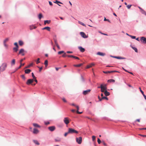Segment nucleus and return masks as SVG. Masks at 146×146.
<instances>
[{"mask_svg":"<svg viewBox=\"0 0 146 146\" xmlns=\"http://www.w3.org/2000/svg\"><path fill=\"white\" fill-rule=\"evenodd\" d=\"M33 125L35 127H40V126L38 124L36 123H33Z\"/></svg>","mask_w":146,"mask_h":146,"instance_id":"obj_19","label":"nucleus"},{"mask_svg":"<svg viewBox=\"0 0 146 146\" xmlns=\"http://www.w3.org/2000/svg\"><path fill=\"white\" fill-rule=\"evenodd\" d=\"M108 82H114L115 80L112 79H110L108 80Z\"/></svg>","mask_w":146,"mask_h":146,"instance_id":"obj_31","label":"nucleus"},{"mask_svg":"<svg viewBox=\"0 0 146 146\" xmlns=\"http://www.w3.org/2000/svg\"><path fill=\"white\" fill-rule=\"evenodd\" d=\"M104 21H108V22H110V21L108 19H106L105 17L104 19Z\"/></svg>","mask_w":146,"mask_h":146,"instance_id":"obj_59","label":"nucleus"},{"mask_svg":"<svg viewBox=\"0 0 146 146\" xmlns=\"http://www.w3.org/2000/svg\"><path fill=\"white\" fill-rule=\"evenodd\" d=\"M129 36L130 37L132 38L133 39H135L136 38V37L134 36H133L132 35H129Z\"/></svg>","mask_w":146,"mask_h":146,"instance_id":"obj_45","label":"nucleus"},{"mask_svg":"<svg viewBox=\"0 0 146 146\" xmlns=\"http://www.w3.org/2000/svg\"><path fill=\"white\" fill-rule=\"evenodd\" d=\"M102 143L104 144V145L105 146H106L107 145V144H106L104 141H102Z\"/></svg>","mask_w":146,"mask_h":146,"instance_id":"obj_62","label":"nucleus"},{"mask_svg":"<svg viewBox=\"0 0 146 146\" xmlns=\"http://www.w3.org/2000/svg\"><path fill=\"white\" fill-rule=\"evenodd\" d=\"M50 20H46L44 21V25H46V23L49 24L50 23Z\"/></svg>","mask_w":146,"mask_h":146,"instance_id":"obj_24","label":"nucleus"},{"mask_svg":"<svg viewBox=\"0 0 146 146\" xmlns=\"http://www.w3.org/2000/svg\"><path fill=\"white\" fill-rule=\"evenodd\" d=\"M131 5H128L127 6V7L128 9H129L131 8Z\"/></svg>","mask_w":146,"mask_h":146,"instance_id":"obj_52","label":"nucleus"},{"mask_svg":"<svg viewBox=\"0 0 146 146\" xmlns=\"http://www.w3.org/2000/svg\"><path fill=\"white\" fill-rule=\"evenodd\" d=\"M64 51H60L58 52V54H61L62 53H64Z\"/></svg>","mask_w":146,"mask_h":146,"instance_id":"obj_37","label":"nucleus"},{"mask_svg":"<svg viewBox=\"0 0 146 146\" xmlns=\"http://www.w3.org/2000/svg\"><path fill=\"white\" fill-rule=\"evenodd\" d=\"M95 65V64L94 63H92L89 65H88L86 66V68H90L92 67V66Z\"/></svg>","mask_w":146,"mask_h":146,"instance_id":"obj_11","label":"nucleus"},{"mask_svg":"<svg viewBox=\"0 0 146 146\" xmlns=\"http://www.w3.org/2000/svg\"><path fill=\"white\" fill-rule=\"evenodd\" d=\"M68 133H69V131H68V132L66 133H65V134H64V136L65 137H66Z\"/></svg>","mask_w":146,"mask_h":146,"instance_id":"obj_50","label":"nucleus"},{"mask_svg":"<svg viewBox=\"0 0 146 146\" xmlns=\"http://www.w3.org/2000/svg\"><path fill=\"white\" fill-rule=\"evenodd\" d=\"M9 40V38H5L3 41V43H6Z\"/></svg>","mask_w":146,"mask_h":146,"instance_id":"obj_33","label":"nucleus"},{"mask_svg":"<svg viewBox=\"0 0 146 146\" xmlns=\"http://www.w3.org/2000/svg\"><path fill=\"white\" fill-rule=\"evenodd\" d=\"M19 45L21 46H22L24 44L23 42L21 40H19Z\"/></svg>","mask_w":146,"mask_h":146,"instance_id":"obj_25","label":"nucleus"},{"mask_svg":"<svg viewBox=\"0 0 146 146\" xmlns=\"http://www.w3.org/2000/svg\"><path fill=\"white\" fill-rule=\"evenodd\" d=\"M44 64L46 67L48 64V61L47 60H45Z\"/></svg>","mask_w":146,"mask_h":146,"instance_id":"obj_34","label":"nucleus"},{"mask_svg":"<svg viewBox=\"0 0 146 146\" xmlns=\"http://www.w3.org/2000/svg\"><path fill=\"white\" fill-rule=\"evenodd\" d=\"M4 46L6 48H7L8 47V46L7 44H6V43H3Z\"/></svg>","mask_w":146,"mask_h":146,"instance_id":"obj_40","label":"nucleus"},{"mask_svg":"<svg viewBox=\"0 0 146 146\" xmlns=\"http://www.w3.org/2000/svg\"><path fill=\"white\" fill-rule=\"evenodd\" d=\"M64 53V54L62 55V57H65L66 56H67V55L66 54V53H65L64 52V53Z\"/></svg>","mask_w":146,"mask_h":146,"instance_id":"obj_43","label":"nucleus"},{"mask_svg":"<svg viewBox=\"0 0 146 146\" xmlns=\"http://www.w3.org/2000/svg\"><path fill=\"white\" fill-rule=\"evenodd\" d=\"M20 64L21 65L18 68V69L20 68L22 66H23L25 65V63L22 64L21 63H20Z\"/></svg>","mask_w":146,"mask_h":146,"instance_id":"obj_39","label":"nucleus"},{"mask_svg":"<svg viewBox=\"0 0 146 146\" xmlns=\"http://www.w3.org/2000/svg\"><path fill=\"white\" fill-rule=\"evenodd\" d=\"M141 40H143V42L145 43H146V38L144 37H142L141 38Z\"/></svg>","mask_w":146,"mask_h":146,"instance_id":"obj_13","label":"nucleus"},{"mask_svg":"<svg viewBox=\"0 0 146 146\" xmlns=\"http://www.w3.org/2000/svg\"><path fill=\"white\" fill-rule=\"evenodd\" d=\"M83 65L82 64H80L78 65H74V66L75 67H80Z\"/></svg>","mask_w":146,"mask_h":146,"instance_id":"obj_28","label":"nucleus"},{"mask_svg":"<svg viewBox=\"0 0 146 146\" xmlns=\"http://www.w3.org/2000/svg\"><path fill=\"white\" fill-rule=\"evenodd\" d=\"M44 123L45 125H47L50 124V122H45Z\"/></svg>","mask_w":146,"mask_h":146,"instance_id":"obj_54","label":"nucleus"},{"mask_svg":"<svg viewBox=\"0 0 146 146\" xmlns=\"http://www.w3.org/2000/svg\"><path fill=\"white\" fill-rule=\"evenodd\" d=\"M34 81L37 83L38 82L37 80H36V78L33 79Z\"/></svg>","mask_w":146,"mask_h":146,"instance_id":"obj_60","label":"nucleus"},{"mask_svg":"<svg viewBox=\"0 0 146 146\" xmlns=\"http://www.w3.org/2000/svg\"><path fill=\"white\" fill-rule=\"evenodd\" d=\"M33 142L34 143L36 144L39 145L40 144L38 142V141L36 140H33Z\"/></svg>","mask_w":146,"mask_h":146,"instance_id":"obj_21","label":"nucleus"},{"mask_svg":"<svg viewBox=\"0 0 146 146\" xmlns=\"http://www.w3.org/2000/svg\"><path fill=\"white\" fill-rule=\"evenodd\" d=\"M32 132L34 134H36L39 133V131L38 129L34 128L33 129Z\"/></svg>","mask_w":146,"mask_h":146,"instance_id":"obj_6","label":"nucleus"},{"mask_svg":"<svg viewBox=\"0 0 146 146\" xmlns=\"http://www.w3.org/2000/svg\"><path fill=\"white\" fill-rule=\"evenodd\" d=\"M82 137H76V142L78 143V144H81L82 143Z\"/></svg>","mask_w":146,"mask_h":146,"instance_id":"obj_3","label":"nucleus"},{"mask_svg":"<svg viewBox=\"0 0 146 146\" xmlns=\"http://www.w3.org/2000/svg\"><path fill=\"white\" fill-rule=\"evenodd\" d=\"M63 121L64 123L66 125L70 123L69 119L68 117H65L64 118Z\"/></svg>","mask_w":146,"mask_h":146,"instance_id":"obj_4","label":"nucleus"},{"mask_svg":"<svg viewBox=\"0 0 146 146\" xmlns=\"http://www.w3.org/2000/svg\"><path fill=\"white\" fill-rule=\"evenodd\" d=\"M31 71V70L29 69H26L25 70V73L27 74H29Z\"/></svg>","mask_w":146,"mask_h":146,"instance_id":"obj_16","label":"nucleus"},{"mask_svg":"<svg viewBox=\"0 0 146 146\" xmlns=\"http://www.w3.org/2000/svg\"><path fill=\"white\" fill-rule=\"evenodd\" d=\"M15 60L13 59L11 62V65L13 66L15 65Z\"/></svg>","mask_w":146,"mask_h":146,"instance_id":"obj_23","label":"nucleus"},{"mask_svg":"<svg viewBox=\"0 0 146 146\" xmlns=\"http://www.w3.org/2000/svg\"><path fill=\"white\" fill-rule=\"evenodd\" d=\"M113 57L116 58L117 59H125V58L122 57H119V56H114Z\"/></svg>","mask_w":146,"mask_h":146,"instance_id":"obj_18","label":"nucleus"},{"mask_svg":"<svg viewBox=\"0 0 146 146\" xmlns=\"http://www.w3.org/2000/svg\"><path fill=\"white\" fill-rule=\"evenodd\" d=\"M19 47H15L13 48V49L14 52H17L18 50Z\"/></svg>","mask_w":146,"mask_h":146,"instance_id":"obj_22","label":"nucleus"},{"mask_svg":"<svg viewBox=\"0 0 146 146\" xmlns=\"http://www.w3.org/2000/svg\"><path fill=\"white\" fill-rule=\"evenodd\" d=\"M77 113H78L79 114H81L82 113V112H80L79 111H77Z\"/></svg>","mask_w":146,"mask_h":146,"instance_id":"obj_57","label":"nucleus"},{"mask_svg":"<svg viewBox=\"0 0 146 146\" xmlns=\"http://www.w3.org/2000/svg\"><path fill=\"white\" fill-rule=\"evenodd\" d=\"M62 100L64 102H67V101H66V100L64 98H62Z\"/></svg>","mask_w":146,"mask_h":146,"instance_id":"obj_46","label":"nucleus"},{"mask_svg":"<svg viewBox=\"0 0 146 146\" xmlns=\"http://www.w3.org/2000/svg\"><path fill=\"white\" fill-rule=\"evenodd\" d=\"M103 72L105 73V74H107L108 73H110L112 72H119L117 71H103Z\"/></svg>","mask_w":146,"mask_h":146,"instance_id":"obj_10","label":"nucleus"},{"mask_svg":"<svg viewBox=\"0 0 146 146\" xmlns=\"http://www.w3.org/2000/svg\"><path fill=\"white\" fill-rule=\"evenodd\" d=\"M135 121H138L139 122H140V119H137L135 120Z\"/></svg>","mask_w":146,"mask_h":146,"instance_id":"obj_63","label":"nucleus"},{"mask_svg":"<svg viewBox=\"0 0 146 146\" xmlns=\"http://www.w3.org/2000/svg\"><path fill=\"white\" fill-rule=\"evenodd\" d=\"M32 76L33 78V79L36 78L35 77L33 73H32Z\"/></svg>","mask_w":146,"mask_h":146,"instance_id":"obj_38","label":"nucleus"},{"mask_svg":"<svg viewBox=\"0 0 146 146\" xmlns=\"http://www.w3.org/2000/svg\"><path fill=\"white\" fill-rule=\"evenodd\" d=\"M105 99L107 100H108V98L107 97H103L100 100V101H101L102 100Z\"/></svg>","mask_w":146,"mask_h":146,"instance_id":"obj_26","label":"nucleus"},{"mask_svg":"<svg viewBox=\"0 0 146 146\" xmlns=\"http://www.w3.org/2000/svg\"><path fill=\"white\" fill-rule=\"evenodd\" d=\"M78 48L79 49L80 51L82 52H84L85 51V49L81 46H79L78 47Z\"/></svg>","mask_w":146,"mask_h":146,"instance_id":"obj_12","label":"nucleus"},{"mask_svg":"<svg viewBox=\"0 0 146 146\" xmlns=\"http://www.w3.org/2000/svg\"><path fill=\"white\" fill-rule=\"evenodd\" d=\"M97 141L98 142V143L99 144H100L101 142L99 138L98 139Z\"/></svg>","mask_w":146,"mask_h":146,"instance_id":"obj_42","label":"nucleus"},{"mask_svg":"<svg viewBox=\"0 0 146 146\" xmlns=\"http://www.w3.org/2000/svg\"><path fill=\"white\" fill-rule=\"evenodd\" d=\"M97 54L98 55L102 56H104L105 55V53H103L102 52H98L97 53Z\"/></svg>","mask_w":146,"mask_h":146,"instance_id":"obj_15","label":"nucleus"},{"mask_svg":"<svg viewBox=\"0 0 146 146\" xmlns=\"http://www.w3.org/2000/svg\"><path fill=\"white\" fill-rule=\"evenodd\" d=\"M42 30L46 29L47 31H50V28L48 27H45L42 28Z\"/></svg>","mask_w":146,"mask_h":146,"instance_id":"obj_20","label":"nucleus"},{"mask_svg":"<svg viewBox=\"0 0 146 146\" xmlns=\"http://www.w3.org/2000/svg\"><path fill=\"white\" fill-rule=\"evenodd\" d=\"M21 77L22 79L24 80H26V78L24 75H21Z\"/></svg>","mask_w":146,"mask_h":146,"instance_id":"obj_32","label":"nucleus"},{"mask_svg":"<svg viewBox=\"0 0 146 146\" xmlns=\"http://www.w3.org/2000/svg\"><path fill=\"white\" fill-rule=\"evenodd\" d=\"M76 107L77 109V111H78L79 108V107L78 106H76Z\"/></svg>","mask_w":146,"mask_h":146,"instance_id":"obj_61","label":"nucleus"},{"mask_svg":"<svg viewBox=\"0 0 146 146\" xmlns=\"http://www.w3.org/2000/svg\"><path fill=\"white\" fill-rule=\"evenodd\" d=\"M55 127L54 126H52L48 127L49 130L51 131H53L55 129Z\"/></svg>","mask_w":146,"mask_h":146,"instance_id":"obj_8","label":"nucleus"},{"mask_svg":"<svg viewBox=\"0 0 146 146\" xmlns=\"http://www.w3.org/2000/svg\"><path fill=\"white\" fill-rule=\"evenodd\" d=\"M68 131L69 133H78V132L77 131L71 128H69L68 129Z\"/></svg>","mask_w":146,"mask_h":146,"instance_id":"obj_2","label":"nucleus"},{"mask_svg":"<svg viewBox=\"0 0 146 146\" xmlns=\"http://www.w3.org/2000/svg\"><path fill=\"white\" fill-rule=\"evenodd\" d=\"M132 48L135 51L137 52V50L136 48L132 46Z\"/></svg>","mask_w":146,"mask_h":146,"instance_id":"obj_35","label":"nucleus"},{"mask_svg":"<svg viewBox=\"0 0 146 146\" xmlns=\"http://www.w3.org/2000/svg\"><path fill=\"white\" fill-rule=\"evenodd\" d=\"M91 91V90L88 89V90H85L83 91V94L84 95H86V94H88L90 91Z\"/></svg>","mask_w":146,"mask_h":146,"instance_id":"obj_9","label":"nucleus"},{"mask_svg":"<svg viewBox=\"0 0 146 146\" xmlns=\"http://www.w3.org/2000/svg\"><path fill=\"white\" fill-rule=\"evenodd\" d=\"M78 22L79 24L82 25L83 26H85V24H84L83 23H82V22H80V21H78Z\"/></svg>","mask_w":146,"mask_h":146,"instance_id":"obj_36","label":"nucleus"},{"mask_svg":"<svg viewBox=\"0 0 146 146\" xmlns=\"http://www.w3.org/2000/svg\"><path fill=\"white\" fill-rule=\"evenodd\" d=\"M14 44L16 46V47H19L18 45L17 44V42H15L14 43Z\"/></svg>","mask_w":146,"mask_h":146,"instance_id":"obj_48","label":"nucleus"},{"mask_svg":"<svg viewBox=\"0 0 146 146\" xmlns=\"http://www.w3.org/2000/svg\"><path fill=\"white\" fill-rule=\"evenodd\" d=\"M34 81L33 79H29L27 80L26 84L28 85H29L32 84Z\"/></svg>","mask_w":146,"mask_h":146,"instance_id":"obj_5","label":"nucleus"},{"mask_svg":"<svg viewBox=\"0 0 146 146\" xmlns=\"http://www.w3.org/2000/svg\"><path fill=\"white\" fill-rule=\"evenodd\" d=\"M96 139V137L95 136H92V139L93 141H94Z\"/></svg>","mask_w":146,"mask_h":146,"instance_id":"obj_44","label":"nucleus"},{"mask_svg":"<svg viewBox=\"0 0 146 146\" xmlns=\"http://www.w3.org/2000/svg\"><path fill=\"white\" fill-rule=\"evenodd\" d=\"M100 88H101V91L102 92H104L105 90H106L107 87L106 85H103L101 84L100 86Z\"/></svg>","mask_w":146,"mask_h":146,"instance_id":"obj_1","label":"nucleus"},{"mask_svg":"<svg viewBox=\"0 0 146 146\" xmlns=\"http://www.w3.org/2000/svg\"><path fill=\"white\" fill-rule=\"evenodd\" d=\"M24 52V50L23 49H21L19 51V54H21L22 53V55L24 56V54L23 53Z\"/></svg>","mask_w":146,"mask_h":146,"instance_id":"obj_14","label":"nucleus"},{"mask_svg":"<svg viewBox=\"0 0 146 146\" xmlns=\"http://www.w3.org/2000/svg\"><path fill=\"white\" fill-rule=\"evenodd\" d=\"M60 139L59 138H57L55 139V141L56 142L60 141Z\"/></svg>","mask_w":146,"mask_h":146,"instance_id":"obj_30","label":"nucleus"},{"mask_svg":"<svg viewBox=\"0 0 146 146\" xmlns=\"http://www.w3.org/2000/svg\"><path fill=\"white\" fill-rule=\"evenodd\" d=\"M42 17V15L41 13L39 14L38 16V17L39 19H41Z\"/></svg>","mask_w":146,"mask_h":146,"instance_id":"obj_29","label":"nucleus"},{"mask_svg":"<svg viewBox=\"0 0 146 146\" xmlns=\"http://www.w3.org/2000/svg\"><path fill=\"white\" fill-rule=\"evenodd\" d=\"M70 104L72 106H75V107H76V106H77V105H76L74 104V103H72V104Z\"/></svg>","mask_w":146,"mask_h":146,"instance_id":"obj_56","label":"nucleus"},{"mask_svg":"<svg viewBox=\"0 0 146 146\" xmlns=\"http://www.w3.org/2000/svg\"><path fill=\"white\" fill-rule=\"evenodd\" d=\"M104 94L105 96H108L110 95V94L109 92H108L107 91L105 90L104 92Z\"/></svg>","mask_w":146,"mask_h":146,"instance_id":"obj_17","label":"nucleus"},{"mask_svg":"<svg viewBox=\"0 0 146 146\" xmlns=\"http://www.w3.org/2000/svg\"><path fill=\"white\" fill-rule=\"evenodd\" d=\"M49 4L50 5L52 6V3L51 1H49Z\"/></svg>","mask_w":146,"mask_h":146,"instance_id":"obj_64","label":"nucleus"},{"mask_svg":"<svg viewBox=\"0 0 146 146\" xmlns=\"http://www.w3.org/2000/svg\"><path fill=\"white\" fill-rule=\"evenodd\" d=\"M73 58L75 59H78V60L80 59L78 57L76 56H73Z\"/></svg>","mask_w":146,"mask_h":146,"instance_id":"obj_47","label":"nucleus"},{"mask_svg":"<svg viewBox=\"0 0 146 146\" xmlns=\"http://www.w3.org/2000/svg\"><path fill=\"white\" fill-rule=\"evenodd\" d=\"M139 90H140L141 92V93L143 94V96H144V95H145V94H144L143 92L141 90V88L140 87L139 88Z\"/></svg>","mask_w":146,"mask_h":146,"instance_id":"obj_41","label":"nucleus"},{"mask_svg":"<svg viewBox=\"0 0 146 146\" xmlns=\"http://www.w3.org/2000/svg\"><path fill=\"white\" fill-rule=\"evenodd\" d=\"M54 41L55 44L56 45L58 44V43H57V40H56V39L54 40Z\"/></svg>","mask_w":146,"mask_h":146,"instance_id":"obj_51","label":"nucleus"},{"mask_svg":"<svg viewBox=\"0 0 146 146\" xmlns=\"http://www.w3.org/2000/svg\"><path fill=\"white\" fill-rule=\"evenodd\" d=\"M143 14H144L145 15H146V12L143 9H141V10L140 11Z\"/></svg>","mask_w":146,"mask_h":146,"instance_id":"obj_27","label":"nucleus"},{"mask_svg":"<svg viewBox=\"0 0 146 146\" xmlns=\"http://www.w3.org/2000/svg\"><path fill=\"white\" fill-rule=\"evenodd\" d=\"M67 56L68 57H73V55H67Z\"/></svg>","mask_w":146,"mask_h":146,"instance_id":"obj_53","label":"nucleus"},{"mask_svg":"<svg viewBox=\"0 0 146 146\" xmlns=\"http://www.w3.org/2000/svg\"><path fill=\"white\" fill-rule=\"evenodd\" d=\"M80 34L81 36L84 38H86L88 37V36H86L85 34L83 32H80Z\"/></svg>","mask_w":146,"mask_h":146,"instance_id":"obj_7","label":"nucleus"},{"mask_svg":"<svg viewBox=\"0 0 146 146\" xmlns=\"http://www.w3.org/2000/svg\"><path fill=\"white\" fill-rule=\"evenodd\" d=\"M139 135L141 136H142L143 137H146V135H141V134H139Z\"/></svg>","mask_w":146,"mask_h":146,"instance_id":"obj_58","label":"nucleus"},{"mask_svg":"<svg viewBox=\"0 0 146 146\" xmlns=\"http://www.w3.org/2000/svg\"><path fill=\"white\" fill-rule=\"evenodd\" d=\"M40 58H38L37 60V61H36V63L37 64H38L40 62Z\"/></svg>","mask_w":146,"mask_h":146,"instance_id":"obj_49","label":"nucleus"},{"mask_svg":"<svg viewBox=\"0 0 146 146\" xmlns=\"http://www.w3.org/2000/svg\"><path fill=\"white\" fill-rule=\"evenodd\" d=\"M38 67L39 68V71L40 72L42 69V67H39L38 66Z\"/></svg>","mask_w":146,"mask_h":146,"instance_id":"obj_55","label":"nucleus"}]
</instances>
